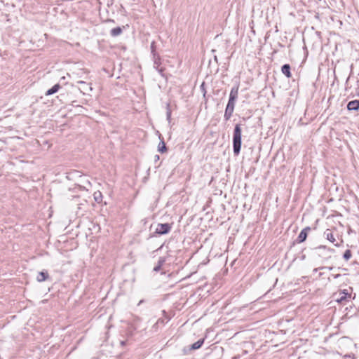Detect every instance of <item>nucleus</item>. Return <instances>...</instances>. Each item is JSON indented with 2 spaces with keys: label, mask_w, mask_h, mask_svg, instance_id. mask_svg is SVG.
<instances>
[{
  "label": "nucleus",
  "mask_w": 359,
  "mask_h": 359,
  "mask_svg": "<svg viewBox=\"0 0 359 359\" xmlns=\"http://www.w3.org/2000/svg\"><path fill=\"white\" fill-rule=\"evenodd\" d=\"M238 90H239V83H236L231 88L229 94V98L228 103L226 104L224 118L225 121H229L231 117L234 107L236 104V102L238 99Z\"/></svg>",
  "instance_id": "nucleus-1"
},
{
  "label": "nucleus",
  "mask_w": 359,
  "mask_h": 359,
  "mask_svg": "<svg viewBox=\"0 0 359 359\" xmlns=\"http://www.w3.org/2000/svg\"><path fill=\"white\" fill-rule=\"evenodd\" d=\"M242 129L241 124L235 125L233 132V151L234 156H238L241 149L242 144Z\"/></svg>",
  "instance_id": "nucleus-2"
},
{
  "label": "nucleus",
  "mask_w": 359,
  "mask_h": 359,
  "mask_svg": "<svg viewBox=\"0 0 359 359\" xmlns=\"http://www.w3.org/2000/svg\"><path fill=\"white\" fill-rule=\"evenodd\" d=\"M172 229V224L169 223L158 224L154 233L158 235H165L168 233Z\"/></svg>",
  "instance_id": "nucleus-3"
},
{
  "label": "nucleus",
  "mask_w": 359,
  "mask_h": 359,
  "mask_svg": "<svg viewBox=\"0 0 359 359\" xmlns=\"http://www.w3.org/2000/svg\"><path fill=\"white\" fill-rule=\"evenodd\" d=\"M204 341H205V339L202 338V339H200L199 340H198L196 342L194 343L192 345H191L188 347H184L183 348L184 353L187 354L189 351H191L193 350H197V349L200 348L202 346V345L203 344Z\"/></svg>",
  "instance_id": "nucleus-4"
},
{
  "label": "nucleus",
  "mask_w": 359,
  "mask_h": 359,
  "mask_svg": "<svg viewBox=\"0 0 359 359\" xmlns=\"http://www.w3.org/2000/svg\"><path fill=\"white\" fill-rule=\"evenodd\" d=\"M311 231V227L306 226L304 229H303L301 232L299 233L296 242L297 243H302L304 242L306 240L307 236L309 232Z\"/></svg>",
  "instance_id": "nucleus-5"
},
{
  "label": "nucleus",
  "mask_w": 359,
  "mask_h": 359,
  "mask_svg": "<svg viewBox=\"0 0 359 359\" xmlns=\"http://www.w3.org/2000/svg\"><path fill=\"white\" fill-rule=\"evenodd\" d=\"M346 108L348 111H358L359 109V100H351L348 102Z\"/></svg>",
  "instance_id": "nucleus-6"
},
{
  "label": "nucleus",
  "mask_w": 359,
  "mask_h": 359,
  "mask_svg": "<svg viewBox=\"0 0 359 359\" xmlns=\"http://www.w3.org/2000/svg\"><path fill=\"white\" fill-rule=\"evenodd\" d=\"M78 83H79L82 86L81 88H80V90L83 94H86L88 91H91L93 90L92 87L90 86V84H89L85 81H79Z\"/></svg>",
  "instance_id": "nucleus-7"
},
{
  "label": "nucleus",
  "mask_w": 359,
  "mask_h": 359,
  "mask_svg": "<svg viewBox=\"0 0 359 359\" xmlns=\"http://www.w3.org/2000/svg\"><path fill=\"white\" fill-rule=\"evenodd\" d=\"M281 72L287 78L292 77L291 67L289 64H285L281 67Z\"/></svg>",
  "instance_id": "nucleus-8"
},
{
  "label": "nucleus",
  "mask_w": 359,
  "mask_h": 359,
  "mask_svg": "<svg viewBox=\"0 0 359 359\" xmlns=\"http://www.w3.org/2000/svg\"><path fill=\"white\" fill-rule=\"evenodd\" d=\"M49 278L48 273L46 271H40L38 273L36 280L39 282H43Z\"/></svg>",
  "instance_id": "nucleus-9"
},
{
  "label": "nucleus",
  "mask_w": 359,
  "mask_h": 359,
  "mask_svg": "<svg viewBox=\"0 0 359 359\" xmlns=\"http://www.w3.org/2000/svg\"><path fill=\"white\" fill-rule=\"evenodd\" d=\"M123 33V28L121 27H116L110 30V35L112 37H116L121 35Z\"/></svg>",
  "instance_id": "nucleus-10"
},
{
  "label": "nucleus",
  "mask_w": 359,
  "mask_h": 359,
  "mask_svg": "<svg viewBox=\"0 0 359 359\" xmlns=\"http://www.w3.org/2000/svg\"><path fill=\"white\" fill-rule=\"evenodd\" d=\"M60 88H61L60 85L59 83H57V84L54 85L51 88L48 89L46 92L45 95L46 96L53 95L54 93H57Z\"/></svg>",
  "instance_id": "nucleus-11"
},
{
  "label": "nucleus",
  "mask_w": 359,
  "mask_h": 359,
  "mask_svg": "<svg viewBox=\"0 0 359 359\" xmlns=\"http://www.w3.org/2000/svg\"><path fill=\"white\" fill-rule=\"evenodd\" d=\"M324 236L325 237L326 239H327L331 243H334L335 241V238H334L332 232L331 231V230L329 229H327L325 231Z\"/></svg>",
  "instance_id": "nucleus-12"
},
{
  "label": "nucleus",
  "mask_w": 359,
  "mask_h": 359,
  "mask_svg": "<svg viewBox=\"0 0 359 359\" xmlns=\"http://www.w3.org/2000/svg\"><path fill=\"white\" fill-rule=\"evenodd\" d=\"M165 262V257H160L158 260L157 265L156 266H154V268L153 269L154 271H156V272L159 271Z\"/></svg>",
  "instance_id": "nucleus-13"
},
{
  "label": "nucleus",
  "mask_w": 359,
  "mask_h": 359,
  "mask_svg": "<svg viewBox=\"0 0 359 359\" xmlns=\"http://www.w3.org/2000/svg\"><path fill=\"white\" fill-rule=\"evenodd\" d=\"M153 57V61H154V68H158L160 65H161V58L159 54H154L152 55Z\"/></svg>",
  "instance_id": "nucleus-14"
},
{
  "label": "nucleus",
  "mask_w": 359,
  "mask_h": 359,
  "mask_svg": "<svg viewBox=\"0 0 359 359\" xmlns=\"http://www.w3.org/2000/svg\"><path fill=\"white\" fill-rule=\"evenodd\" d=\"M167 150H168V149H167V147H166L165 143L164 142V140H163V138H162V139H161V142L158 144V151L160 153L163 154V153L166 152Z\"/></svg>",
  "instance_id": "nucleus-15"
},
{
  "label": "nucleus",
  "mask_w": 359,
  "mask_h": 359,
  "mask_svg": "<svg viewBox=\"0 0 359 359\" xmlns=\"http://www.w3.org/2000/svg\"><path fill=\"white\" fill-rule=\"evenodd\" d=\"M95 201L100 203L102 201V194L100 191H95L93 194Z\"/></svg>",
  "instance_id": "nucleus-16"
},
{
  "label": "nucleus",
  "mask_w": 359,
  "mask_h": 359,
  "mask_svg": "<svg viewBox=\"0 0 359 359\" xmlns=\"http://www.w3.org/2000/svg\"><path fill=\"white\" fill-rule=\"evenodd\" d=\"M171 109H170V103H167L166 104V119L170 123L171 121Z\"/></svg>",
  "instance_id": "nucleus-17"
},
{
  "label": "nucleus",
  "mask_w": 359,
  "mask_h": 359,
  "mask_svg": "<svg viewBox=\"0 0 359 359\" xmlns=\"http://www.w3.org/2000/svg\"><path fill=\"white\" fill-rule=\"evenodd\" d=\"M352 256V252L350 250H346L344 255H343V258L346 260V261H348L351 259Z\"/></svg>",
  "instance_id": "nucleus-18"
},
{
  "label": "nucleus",
  "mask_w": 359,
  "mask_h": 359,
  "mask_svg": "<svg viewBox=\"0 0 359 359\" xmlns=\"http://www.w3.org/2000/svg\"><path fill=\"white\" fill-rule=\"evenodd\" d=\"M150 49H151V53L152 55H154V54L155 55L158 54V53L156 52V42L154 41H153L151 43Z\"/></svg>",
  "instance_id": "nucleus-19"
},
{
  "label": "nucleus",
  "mask_w": 359,
  "mask_h": 359,
  "mask_svg": "<svg viewBox=\"0 0 359 359\" xmlns=\"http://www.w3.org/2000/svg\"><path fill=\"white\" fill-rule=\"evenodd\" d=\"M315 250L316 251H320V250H323V251H325V250H327V251H330V252H332L334 251L333 249H331V248H327L325 245H319L318 247H316L315 248Z\"/></svg>",
  "instance_id": "nucleus-20"
},
{
  "label": "nucleus",
  "mask_w": 359,
  "mask_h": 359,
  "mask_svg": "<svg viewBox=\"0 0 359 359\" xmlns=\"http://www.w3.org/2000/svg\"><path fill=\"white\" fill-rule=\"evenodd\" d=\"M158 72V73L162 76H164V71H165V68H163V67H158V68H155Z\"/></svg>",
  "instance_id": "nucleus-21"
},
{
  "label": "nucleus",
  "mask_w": 359,
  "mask_h": 359,
  "mask_svg": "<svg viewBox=\"0 0 359 359\" xmlns=\"http://www.w3.org/2000/svg\"><path fill=\"white\" fill-rule=\"evenodd\" d=\"M318 255L319 257H323L324 259H327L328 258H330V256L325 257V255L323 254V252H321V253H320V252H318Z\"/></svg>",
  "instance_id": "nucleus-22"
},
{
  "label": "nucleus",
  "mask_w": 359,
  "mask_h": 359,
  "mask_svg": "<svg viewBox=\"0 0 359 359\" xmlns=\"http://www.w3.org/2000/svg\"><path fill=\"white\" fill-rule=\"evenodd\" d=\"M348 295V293H344V296H341L340 299L338 300V302H341L342 301L345 300L346 299V296Z\"/></svg>",
  "instance_id": "nucleus-23"
},
{
  "label": "nucleus",
  "mask_w": 359,
  "mask_h": 359,
  "mask_svg": "<svg viewBox=\"0 0 359 359\" xmlns=\"http://www.w3.org/2000/svg\"><path fill=\"white\" fill-rule=\"evenodd\" d=\"M319 269H327L330 271H331L333 269V266H321V267H319Z\"/></svg>",
  "instance_id": "nucleus-24"
},
{
  "label": "nucleus",
  "mask_w": 359,
  "mask_h": 359,
  "mask_svg": "<svg viewBox=\"0 0 359 359\" xmlns=\"http://www.w3.org/2000/svg\"><path fill=\"white\" fill-rule=\"evenodd\" d=\"M201 88L204 92V95H205L206 91L205 90V83L204 82L201 85Z\"/></svg>",
  "instance_id": "nucleus-25"
},
{
  "label": "nucleus",
  "mask_w": 359,
  "mask_h": 359,
  "mask_svg": "<svg viewBox=\"0 0 359 359\" xmlns=\"http://www.w3.org/2000/svg\"><path fill=\"white\" fill-rule=\"evenodd\" d=\"M340 276H341V274H339V273L336 274V275H333V278H334V279H337V278H339V277H340Z\"/></svg>",
  "instance_id": "nucleus-26"
},
{
  "label": "nucleus",
  "mask_w": 359,
  "mask_h": 359,
  "mask_svg": "<svg viewBox=\"0 0 359 359\" xmlns=\"http://www.w3.org/2000/svg\"><path fill=\"white\" fill-rule=\"evenodd\" d=\"M120 343H121V345L122 346H124L126 345V341H121V342H120Z\"/></svg>",
  "instance_id": "nucleus-27"
},
{
  "label": "nucleus",
  "mask_w": 359,
  "mask_h": 359,
  "mask_svg": "<svg viewBox=\"0 0 359 359\" xmlns=\"http://www.w3.org/2000/svg\"><path fill=\"white\" fill-rule=\"evenodd\" d=\"M159 158H159V156H158V155H156V156H154L155 161H158L159 160Z\"/></svg>",
  "instance_id": "nucleus-28"
},
{
  "label": "nucleus",
  "mask_w": 359,
  "mask_h": 359,
  "mask_svg": "<svg viewBox=\"0 0 359 359\" xmlns=\"http://www.w3.org/2000/svg\"><path fill=\"white\" fill-rule=\"evenodd\" d=\"M239 358H240V355H237L233 356L231 359H239Z\"/></svg>",
  "instance_id": "nucleus-29"
},
{
  "label": "nucleus",
  "mask_w": 359,
  "mask_h": 359,
  "mask_svg": "<svg viewBox=\"0 0 359 359\" xmlns=\"http://www.w3.org/2000/svg\"><path fill=\"white\" fill-rule=\"evenodd\" d=\"M143 302H144V299H142L139 302V303L137 304V306H140L142 304H143Z\"/></svg>",
  "instance_id": "nucleus-30"
},
{
  "label": "nucleus",
  "mask_w": 359,
  "mask_h": 359,
  "mask_svg": "<svg viewBox=\"0 0 359 359\" xmlns=\"http://www.w3.org/2000/svg\"><path fill=\"white\" fill-rule=\"evenodd\" d=\"M163 323V320H161V319H158V321H157V323Z\"/></svg>",
  "instance_id": "nucleus-31"
},
{
  "label": "nucleus",
  "mask_w": 359,
  "mask_h": 359,
  "mask_svg": "<svg viewBox=\"0 0 359 359\" xmlns=\"http://www.w3.org/2000/svg\"><path fill=\"white\" fill-rule=\"evenodd\" d=\"M318 269H320L319 268H316L313 269V272H316Z\"/></svg>",
  "instance_id": "nucleus-32"
},
{
  "label": "nucleus",
  "mask_w": 359,
  "mask_h": 359,
  "mask_svg": "<svg viewBox=\"0 0 359 359\" xmlns=\"http://www.w3.org/2000/svg\"><path fill=\"white\" fill-rule=\"evenodd\" d=\"M348 80H349V77H348V78H347L346 81V83H348Z\"/></svg>",
  "instance_id": "nucleus-33"
},
{
  "label": "nucleus",
  "mask_w": 359,
  "mask_h": 359,
  "mask_svg": "<svg viewBox=\"0 0 359 359\" xmlns=\"http://www.w3.org/2000/svg\"><path fill=\"white\" fill-rule=\"evenodd\" d=\"M109 22H114V20H109Z\"/></svg>",
  "instance_id": "nucleus-34"
},
{
  "label": "nucleus",
  "mask_w": 359,
  "mask_h": 359,
  "mask_svg": "<svg viewBox=\"0 0 359 359\" xmlns=\"http://www.w3.org/2000/svg\"><path fill=\"white\" fill-rule=\"evenodd\" d=\"M215 61H217V56H215Z\"/></svg>",
  "instance_id": "nucleus-35"
},
{
  "label": "nucleus",
  "mask_w": 359,
  "mask_h": 359,
  "mask_svg": "<svg viewBox=\"0 0 359 359\" xmlns=\"http://www.w3.org/2000/svg\"><path fill=\"white\" fill-rule=\"evenodd\" d=\"M357 96L359 97V90L357 92Z\"/></svg>",
  "instance_id": "nucleus-36"
},
{
  "label": "nucleus",
  "mask_w": 359,
  "mask_h": 359,
  "mask_svg": "<svg viewBox=\"0 0 359 359\" xmlns=\"http://www.w3.org/2000/svg\"><path fill=\"white\" fill-rule=\"evenodd\" d=\"M323 276V273H319V276Z\"/></svg>",
  "instance_id": "nucleus-37"
}]
</instances>
